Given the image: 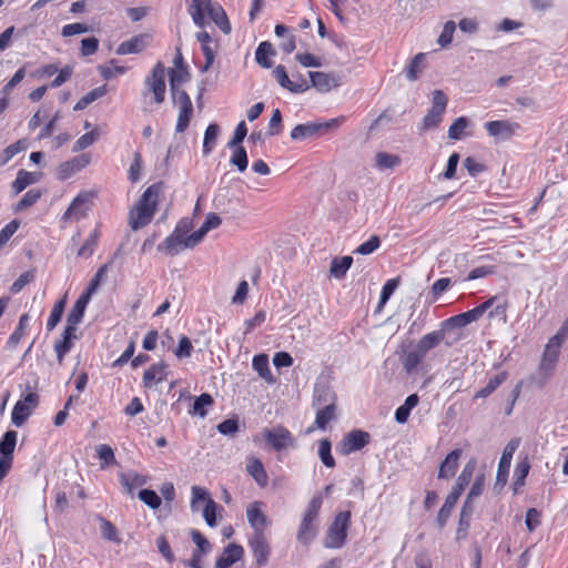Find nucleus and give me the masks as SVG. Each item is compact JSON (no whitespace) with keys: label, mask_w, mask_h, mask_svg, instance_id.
Instances as JSON below:
<instances>
[{"label":"nucleus","mask_w":568,"mask_h":568,"mask_svg":"<svg viewBox=\"0 0 568 568\" xmlns=\"http://www.w3.org/2000/svg\"><path fill=\"white\" fill-rule=\"evenodd\" d=\"M275 55V50L273 49L271 42L263 41L258 44L255 51V60L256 62L265 69H268L273 65L271 58Z\"/></svg>","instance_id":"31"},{"label":"nucleus","mask_w":568,"mask_h":568,"mask_svg":"<svg viewBox=\"0 0 568 568\" xmlns=\"http://www.w3.org/2000/svg\"><path fill=\"white\" fill-rule=\"evenodd\" d=\"M246 470L251 475L258 486L265 487L267 485V474L258 458L251 457L247 459Z\"/></svg>","instance_id":"29"},{"label":"nucleus","mask_w":568,"mask_h":568,"mask_svg":"<svg viewBox=\"0 0 568 568\" xmlns=\"http://www.w3.org/2000/svg\"><path fill=\"white\" fill-rule=\"evenodd\" d=\"M343 122L344 118L339 116L322 123L312 122L298 124L291 131V138L296 141H302L307 138L318 135L332 128H336L341 125Z\"/></svg>","instance_id":"6"},{"label":"nucleus","mask_w":568,"mask_h":568,"mask_svg":"<svg viewBox=\"0 0 568 568\" xmlns=\"http://www.w3.org/2000/svg\"><path fill=\"white\" fill-rule=\"evenodd\" d=\"M184 240L181 234L174 232L158 245L160 252L174 256L184 247Z\"/></svg>","instance_id":"27"},{"label":"nucleus","mask_w":568,"mask_h":568,"mask_svg":"<svg viewBox=\"0 0 568 568\" xmlns=\"http://www.w3.org/2000/svg\"><path fill=\"white\" fill-rule=\"evenodd\" d=\"M36 182H38L37 173L20 170L17 174L16 180L12 183V190H13L14 194H19L27 186H29Z\"/></svg>","instance_id":"41"},{"label":"nucleus","mask_w":568,"mask_h":568,"mask_svg":"<svg viewBox=\"0 0 568 568\" xmlns=\"http://www.w3.org/2000/svg\"><path fill=\"white\" fill-rule=\"evenodd\" d=\"M310 78H311L312 84L317 90L323 91V92H327L332 88H336L339 85V78L334 74H329V73H325V72H321V71H311Z\"/></svg>","instance_id":"24"},{"label":"nucleus","mask_w":568,"mask_h":568,"mask_svg":"<svg viewBox=\"0 0 568 568\" xmlns=\"http://www.w3.org/2000/svg\"><path fill=\"white\" fill-rule=\"evenodd\" d=\"M445 338V331H433L424 335L417 344L400 355V363L404 371L410 375L417 372L428 352L437 347Z\"/></svg>","instance_id":"2"},{"label":"nucleus","mask_w":568,"mask_h":568,"mask_svg":"<svg viewBox=\"0 0 568 568\" xmlns=\"http://www.w3.org/2000/svg\"><path fill=\"white\" fill-rule=\"evenodd\" d=\"M172 100L173 104L179 110L175 131L178 133H183L189 128L190 121L193 116V104L186 91L172 94Z\"/></svg>","instance_id":"8"},{"label":"nucleus","mask_w":568,"mask_h":568,"mask_svg":"<svg viewBox=\"0 0 568 568\" xmlns=\"http://www.w3.org/2000/svg\"><path fill=\"white\" fill-rule=\"evenodd\" d=\"M209 17L224 33H229L231 31V24L226 17L225 11L219 4H213L209 7L205 12V17Z\"/></svg>","instance_id":"28"},{"label":"nucleus","mask_w":568,"mask_h":568,"mask_svg":"<svg viewBox=\"0 0 568 568\" xmlns=\"http://www.w3.org/2000/svg\"><path fill=\"white\" fill-rule=\"evenodd\" d=\"M336 394L326 386H318L315 388L314 393V406L321 407V406H327L329 404L336 405Z\"/></svg>","instance_id":"38"},{"label":"nucleus","mask_w":568,"mask_h":568,"mask_svg":"<svg viewBox=\"0 0 568 568\" xmlns=\"http://www.w3.org/2000/svg\"><path fill=\"white\" fill-rule=\"evenodd\" d=\"M166 377L165 365L154 364L148 368L143 374V384L145 387H150L153 384L163 382Z\"/></svg>","instance_id":"32"},{"label":"nucleus","mask_w":568,"mask_h":568,"mask_svg":"<svg viewBox=\"0 0 568 568\" xmlns=\"http://www.w3.org/2000/svg\"><path fill=\"white\" fill-rule=\"evenodd\" d=\"M100 74L103 79L110 80L118 74L126 72V68L118 65L115 60H111L108 64L99 65Z\"/></svg>","instance_id":"52"},{"label":"nucleus","mask_w":568,"mask_h":568,"mask_svg":"<svg viewBox=\"0 0 568 568\" xmlns=\"http://www.w3.org/2000/svg\"><path fill=\"white\" fill-rule=\"evenodd\" d=\"M400 164V158L395 154L378 152L375 155V165L379 170L393 169Z\"/></svg>","instance_id":"46"},{"label":"nucleus","mask_w":568,"mask_h":568,"mask_svg":"<svg viewBox=\"0 0 568 568\" xmlns=\"http://www.w3.org/2000/svg\"><path fill=\"white\" fill-rule=\"evenodd\" d=\"M273 75L276 80V82L284 89L293 92V93H301V92H304L308 85L305 81H302L300 83L297 82H293L291 81V79L288 78V74L286 72V69L284 65L282 64H278L274 70H273Z\"/></svg>","instance_id":"22"},{"label":"nucleus","mask_w":568,"mask_h":568,"mask_svg":"<svg viewBox=\"0 0 568 568\" xmlns=\"http://www.w3.org/2000/svg\"><path fill=\"white\" fill-rule=\"evenodd\" d=\"M98 458L101 460V468L104 469L116 464L115 455L111 446L101 444L95 447Z\"/></svg>","instance_id":"45"},{"label":"nucleus","mask_w":568,"mask_h":568,"mask_svg":"<svg viewBox=\"0 0 568 568\" xmlns=\"http://www.w3.org/2000/svg\"><path fill=\"white\" fill-rule=\"evenodd\" d=\"M418 403H419V397L417 394L409 395L405 399V403L396 409L395 420L398 424H405L409 418L412 409L415 408L418 405Z\"/></svg>","instance_id":"33"},{"label":"nucleus","mask_w":568,"mask_h":568,"mask_svg":"<svg viewBox=\"0 0 568 568\" xmlns=\"http://www.w3.org/2000/svg\"><path fill=\"white\" fill-rule=\"evenodd\" d=\"M106 93V87L101 85L98 88H94L93 90L89 91L85 95H83L74 105V111H81L85 109L89 104L94 102L95 100L102 98Z\"/></svg>","instance_id":"42"},{"label":"nucleus","mask_w":568,"mask_h":568,"mask_svg":"<svg viewBox=\"0 0 568 568\" xmlns=\"http://www.w3.org/2000/svg\"><path fill=\"white\" fill-rule=\"evenodd\" d=\"M18 434L16 430H8L0 439V457L13 459V452L17 445Z\"/></svg>","instance_id":"35"},{"label":"nucleus","mask_w":568,"mask_h":568,"mask_svg":"<svg viewBox=\"0 0 568 568\" xmlns=\"http://www.w3.org/2000/svg\"><path fill=\"white\" fill-rule=\"evenodd\" d=\"M460 456L462 449L452 450L439 466L438 478L449 479L455 476Z\"/></svg>","instance_id":"25"},{"label":"nucleus","mask_w":568,"mask_h":568,"mask_svg":"<svg viewBox=\"0 0 568 568\" xmlns=\"http://www.w3.org/2000/svg\"><path fill=\"white\" fill-rule=\"evenodd\" d=\"M40 196H41V192L39 190H36V189L29 190L22 196V199L16 204L14 211L16 212L24 211L26 209L36 204L38 202V200L40 199Z\"/></svg>","instance_id":"50"},{"label":"nucleus","mask_w":568,"mask_h":568,"mask_svg":"<svg viewBox=\"0 0 568 568\" xmlns=\"http://www.w3.org/2000/svg\"><path fill=\"white\" fill-rule=\"evenodd\" d=\"M477 462L475 458H470L464 466L460 475L458 476L455 486L445 499L444 505L437 515V525L439 528H444L447 520L466 486L470 483L474 471L476 469Z\"/></svg>","instance_id":"3"},{"label":"nucleus","mask_w":568,"mask_h":568,"mask_svg":"<svg viewBox=\"0 0 568 568\" xmlns=\"http://www.w3.org/2000/svg\"><path fill=\"white\" fill-rule=\"evenodd\" d=\"M232 149L234 151L230 159L231 164L235 165L240 172H244L248 164L246 150L242 145Z\"/></svg>","instance_id":"49"},{"label":"nucleus","mask_w":568,"mask_h":568,"mask_svg":"<svg viewBox=\"0 0 568 568\" xmlns=\"http://www.w3.org/2000/svg\"><path fill=\"white\" fill-rule=\"evenodd\" d=\"M89 164V158L84 154L75 156L60 164L58 169L59 180H67L84 169Z\"/></svg>","instance_id":"20"},{"label":"nucleus","mask_w":568,"mask_h":568,"mask_svg":"<svg viewBox=\"0 0 568 568\" xmlns=\"http://www.w3.org/2000/svg\"><path fill=\"white\" fill-rule=\"evenodd\" d=\"M424 60H425V53H418L412 59L409 65L406 69V78L409 81L417 80V78L422 71Z\"/></svg>","instance_id":"51"},{"label":"nucleus","mask_w":568,"mask_h":568,"mask_svg":"<svg viewBox=\"0 0 568 568\" xmlns=\"http://www.w3.org/2000/svg\"><path fill=\"white\" fill-rule=\"evenodd\" d=\"M85 308L80 304L74 303L72 310L69 312L67 317V325L77 328L82 322Z\"/></svg>","instance_id":"60"},{"label":"nucleus","mask_w":568,"mask_h":568,"mask_svg":"<svg viewBox=\"0 0 568 568\" xmlns=\"http://www.w3.org/2000/svg\"><path fill=\"white\" fill-rule=\"evenodd\" d=\"M213 404V398L210 394H201L199 397L195 398L193 404V409L190 412L193 415H199L201 417L206 416V406H211Z\"/></svg>","instance_id":"54"},{"label":"nucleus","mask_w":568,"mask_h":568,"mask_svg":"<svg viewBox=\"0 0 568 568\" xmlns=\"http://www.w3.org/2000/svg\"><path fill=\"white\" fill-rule=\"evenodd\" d=\"M480 316L478 312L475 310H469L465 313L452 316L447 321L444 322V325H449L453 327H465L466 325L479 320Z\"/></svg>","instance_id":"37"},{"label":"nucleus","mask_w":568,"mask_h":568,"mask_svg":"<svg viewBox=\"0 0 568 568\" xmlns=\"http://www.w3.org/2000/svg\"><path fill=\"white\" fill-rule=\"evenodd\" d=\"M331 449H332V444H331L329 439L324 438V439L320 440V443H318V456H320L322 463L327 468L335 467V459L332 456Z\"/></svg>","instance_id":"48"},{"label":"nucleus","mask_w":568,"mask_h":568,"mask_svg":"<svg viewBox=\"0 0 568 568\" xmlns=\"http://www.w3.org/2000/svg\"><path fill=\"white\" fill-rule=\"evenodd\" d=\"M485 129L490 136L501 140L510 139L520 129V124L508 120H496L485 123Z\"/></svg>","instance_id":"18"},{"label":"nucleus","mask_w":568,"mask_h":568,"mask_svg":"<svg viewBox=\"0 0 568 568\" xmlns=\"http://www.w3.org/2000/svg\"><path fill=\"white\" fill-rule=\"evenodd\" d=\"M381 245V240L377 235H373L369 237V240H367L366 242H364L363 244H361L359 246H357V248L354 251V253L356 254H362V255H368L371 253H373L374 251H376Z\"/></svg>","instance_id":"62"},{"label":"nucleus","mask_w":568,"mask_h":568,"mask_svg":"<svg viewBox=\"0 0 568 568\" xmlns=\"http://www.w3.org/2000/svg\"><path fill=\"white\" fill-rule=\"evenodd\" d=\"M467 125L468 120L465 116L457 118L449 126L448 138L452 140H460Z\"/></svg>","instance_id":"55"},{"label":"nucleus","mask_w":568,"mask_h":568,"mask_svg":"<svg viewBox=\"0 0 568 568\" xmlns=\"http://www.w3.org/2000/svg\"><path fill=\"white\" fill-rule=\"evenodd\" d=\"M315 425L320 429H325L327 424L336 418V405L316 407Z\"/></svg>","instance_id":"39"},{"label":"nucleus","mask_w":568,"mask_h":568,"mask_svg":"<svg viewBox=\"0 0 568 568\" xmlns=\"http://www.w3.org/2000/svg\"><path fill=\"white\" fill-rule=\"evenodd\" d=\"M455 30L456 23L454 21H447L445 23L444 29L437 40L442 48H446L452 43Z\"/></svg>","instance_id":"57"},{"label":"nucleus","mask_w":568,"mask_h":568,"mask_svg":"<svg viewBox=\"0 0 568 568\" xmlns=\"http://www.w3.org/2000/svg\"><path fill=\"white\" fill-rule=\"evenodd\" d=\"M65 303H67V296L64 295L60 301H58L52 310H51V314L48 318V322H47V329L48 331H52L58 324L59 322L61 321V317L63 315V312H64V307H65Z\"/></svg>","instance_id":"47"},{"label":"nucleus","mask_w":568,"mask_h":568,"mask_svg":"<svg viewBox=\"0 0 568 568\" xmlns=\"http://www.w3.org/2000/svg\"><path fill=\"white\" fill-rule=\"evenodd\" d=\"M248 547L253 552L258 567L267 564L271 555V547L264 532L252 534L248 539Z\"/></svg>","instance_id":"14"},{"label":"nucleus","mask_w":568,"mask_h":568,"mask_svg":"<svg viewBox=\"0 0 568 568\" xmlns=\"http://www.w3.org/2000/svg\"><path fill=\"white\" fill-rule=\"evenodd\" d=\"M217 507H219L217 504L213 499H207V503L205 504V507L203 509V517L205 519V523L210 527H215L217 524V521H216Z\"/></svg>","instance_id":"63"},{"label":"nucleus","mask_w":568,"mask_h":568,"mask_svg":"<svg viewBox=\"0 0 568 568\" xmlns=\"http://www.w3.org/2000/svg\"><path fill=\"white\" fill-rule=\"evenodd\" d=\"M39 395L37 393H29L22 399L18 400L11 413V420L17 427H21L32 410L38 406Z\"/></svg>","instance_id":"11"},{"label":"nucleus","mask_w":568,"mask_h":568,"mask_svg":"<svg viewBox=\"0 0 568 568\" xmlns=\"http://www.w3.org/2000/svg\"><path fill=\"white\" fill-rule=\"evenodd\" d=\"M120 484L123 486L129 495H133L135 488L146 484L148 478L144 475L135 471L121 473L119 474Z\"/></svg>","instance_id":"26"},{"label":"nucleus","mask_w":568,"mask_h":568,"mask_svg":"<svg viewBox=\"0 0 568 568\" xmlns=\"http://www.w3.org/2000/svg\"><path fill=\"white\" fill-rule=\"evenodd\" d=\"M349 525L351 511L338 513L326 532L324 547L334 549L342 548L346 541Z\"/></svg>","instance_id":"5"},{"label":"nucleus","mask_w":568,"mask_h":568,"mask_svg":"<svg viewBox=\"0 0 568 568\" xmlns=\"http://www.w3.org/2000/svg\"><path fill=\"white\" fill-rule=\"evenodd\" d=\"M139 498L152 509H158L161 506V498L154 490L142 489L139 493Z\"/></svg>","instance_id":"59"},{"label":"nucleus","mask_w":568,"mask_h":568,"mask_svg":"<svg viewBox=\"0 0 568 568\" xmlns=\"http://www.w3.org/2000/svg\"><path fill=\"white\" fill-rule=\"evenodd\" d=\"M323 504V498L320 494L315 495L308 503L303 518L301 520L297 540L303 545H308L317 534V518Z\"/></svg>","instance_id":"4"},{"label":"nucleus","mask_w":568,"mask_h":568,"mask_svg":"<svg viewBox=\"0 0 568 568\" xmlns=\"http://www.w3.org/2000/svg\"><path fill=\"white\" fill-rule=\"evenodd\" d=\"M149 41H150L149 34H145V33L138 34L126 41H123L116 48V54L124 55V54L140 53L148 47Z\"/></svg>","instance_id":"21"},{"label":"nucleus","mask_w":568,"mask_h":568,"mask_svg":"<svg viewBox=\"0 0 568 568\" xmlns=\"http://www.w3.org/2000/svg\"><path fill=\"white\" fill-rule=\"evenodd\" d=\"M143 168V160L140 152H135L133 155V162L129 169V180L135 183L141 178V171Z\"/></svg>","instance_id":"58"},{"label":"nucleus","mask_w":568,"mask_h":568,"mask_svg":"<svg viewBox=\"0 0 568 568\" xmlns=\"http://www.w3.org/2000/svg\"><path fill=\"white\" fill-rule=\"evenodd\" d=\"M75 332L77 328L67 325L62 333V338L55 342L54 351L59 364H62L64 356L72 348V342L77 338Z\"/></svg>","instance_id":"23"},{"label":"nucleus","mask_w":568,"mask_h":568,"mask_svg":"<svg viewBox=\"0 0 568 568\" xmlns=\"http://www.w3.org/2000/svg\"><path fill=\"white\" fill-rule=\"evenodd\" d=\"M562 344L549 339L544 349V354L539 364V373L546 377L550 376L559 357V351Z\"/></svg>","instance_id":"17"},{"label":"nucleus","mask_w":568,"mask_h":568,"mask_svg":"<svg viewBox=\"0 0 568 568\" xmlns=\"http://www.w3.org/2000/svg\"><path fill=\"white\" fill-rule=\"evenodd\" d=\"M252 366L266 383H275V378L270 369L268 356L266 354H258L253 357Z\"/></svg>","instance_id":"30"},{"label":"nucleus","mask_w":568,"mask_h":568,"mask_svg":"<svg viewBox=\"0 0 568 568\" xmlns=\"http://www.w3.org/2000/svg\"><path fill=\"white\" fill-rule=\"evenodd\" d=\"M244 556V548L237 544H229L217 558L215 568H230Z\"/></svg>","instance_id":"19"},{"label":"nucleus","mask_w":568,"mask_h":568,"mask_svg":"<svg viewBox=\"0 0 568 568\" xmlns=\"http://www.w3.org/2000/svg\"><path fill=\"white\" fill-rule=\"evenodd\" d=\"M162 190V183H154L144 191L129 213V223L132 230H140L152 221Z\"/></svg>","instance_id":"1"},{"label":"nucleus","mask_w":568,"mask_h":568,"mask_svg":"<svg viewBox=\"0 0 568 568\" xmlns=\"http://www.w3.org/2000/svg\"><path fill=\"white\" fill-rule=\"evenodd\" d=\"M447 106V97L440 90H435L433 92V104L429 109L428 113L423 119V129L430 130L442 122L443 114L445 113Z\"/></svg>","instance_id":"10"},{"label":"nucleus","mask_w":568,"mask_h":568,"mask_svg":"<svg viewBox=\"0 0 568 568\" xmlns=\"http://www.w3.org/2000/svg\"><path fill=\"white\" fill-rule=\"evenodd\" d=\"M263 436L266 443L277 452L293 446L294 444V438L291 432L283 426H277L271 429L265 428Z\"/></svg>","instance_id":"13"},{"label":"nucleus","mask_w":568,"mask_h":568,"mask_svg":"<svg viewBox=\"0 0 568 568\" xmlns=\"http://www.w3.org/2000/svg\"><path fill=\"white\" fill-rule=\"evenodd\" d=\"M94 193L91 191L80 192L71 202L62 215L63 222L79 221L87 216Z\"/></svg>","instance_id":"9"},{"label":"nucleus","mask_w":568,"mask_h":568,"mask_svg":"<svg viewBox=\"0 0 568 568\" xmlns=\"http://www.w3.org/2000/svg\"><path fill=\"white\" fill-rule=\"evenodd\" d=\"M169 78H170V90L171 93H178L182 90L180 89V85L190 79V73L187 68H180V69H170L169 70Z\"/></svg>","instance_id":"40"},{"label":"nucleus","mask_w":568,"mask_h":568,"mask_svg":"<svg viewBox=\"0 0 568 568\" xmlns=\"http://www.w3.org/2000/svg\"><path fill=\"white\" fill-rule=\"evenodd\" d=\"M98 136H99V133L97 130H93L91 132L83 134L75 141V143L73 145V151L79 152V151L85 150L87 148L91 146L98 140Z\"/></svg>","instance_id":"56"},{"label":"nucleus","mask_w":568,"mask_h":568,"mask_svg":"<svg viewBox=\"0 0 568 568\" xmlns=\"http://www.w3.org/2000/svg\"><path fill=\"white\" fill-rule=\"evenodd\" d=\"M189 11L192 16L194 23L199 27L204 26L205 12L211 6V0H191Z\"/></svg>","instance_id":"34"},{"label":"nucleus","mask_w":568,"mask_h":568,"mask_svg":"<svg viewBox=\"0 0 568 568\" xmlns=\"http://www.w3.org/2000/svg\"><path fill=\"white\" fill-rule=\"evenodd\" d=\"M353 264L352 256L334 257L331 262L329 273L333 277L341 280Z\"/></svg>","instance_id":"36"},{"label":"nucleus","mask_w":568,"mask_h":568,"mask_svg":"<svg viewBox=\"0 0 568 568\" xmlns=\"http://www.w3.org/2000/svg\"><path fill=\"white\" fill-rule=\"evenodd\" d=\"M29 318L30 317L28 314H22L20 316L19 324H18L17 328L8 338V342H7L8 347L14 348L20 343L21 338L23 337V335L26 333V328L28 326Z\"/></svg>","instance_id":"44"},{"label":"nucleus","mask_w":568,"mask_h":568,"mask_svg":"<svg viewBox=\"0 0 568 568\" xmlns=\"http://www.w3.org/2000/svg\"><path fill=\"white\" fill-rule=\"evenodd\" d=\"M398 285V277L390 278L384 284L379 296V306H383L384 304L387 303V301L390 298V296L393 295Z\"/></svg>","instance_id":"61"},{"label":"nucleus","mask_w":568,"mask_h":568,"mask_svg":"<svg viewBox=\"0 0 568 568\" xmlns=\"http://www.w3.org/2000/svg\"><path fill=\"white\" fill-rule=\"evenodd\" d=\"M220 134V126L216 123H211L205 130L204 140H203V154H210L215 144L217 136Z\"/></svg>","instance_id":"43"},{"label":"nucleus","mask_w":568,"mask_h":568,"mask_svg":"<svg viewBox=\"0 0 568 568\" xmlns=\"http://www.w3.org/2000/svg\"><path fill=\"white\" fill-rule=\"evenodd\" d=\"M99 520H100V530H101V535L104 539H108V540H116L118 539V531H116V528L115 526L102 518V517H99Z\"/></svg>","instance_id":"64"},{"label":"nucleus","mask_w":568,"mask_h":568,"mask_svg":"<svg viewBox=\"0 0 568 568\" xmlns=\"http://www.w3.org/2000/svg\"><path fill=\"white\" fill-rule=\"evenodd\" d=\"M145 87L148 93H153L154 102L161 104L165 99V68L162 62H158L151 74L145 78Z\"/></svg>","instance_id":"7"},{"label":"nucleus","mask_w":568,"mask_h":568,"mask_svg":"<svg viewBox=\"0 0 568 568\" xmlns=\"http://www.w3.org/2000/svg\"><path fill=\"white\" fill-rule=\"evenodd\" d=\"M529 470H530V464L527 460V458H525L524 460H521L520 463L517 464V466L515 468V481H514L515 490H517L518 488L524 486L525 479L528 476Z\"/></svg>","instance_id":"53"},{"label":"nucleus","mask_w":568,"mask_h":568,"mask_svg":"<svg viewBox=\"0 0 568 568\" xmlns=\"http://www.w3.org/2000/svg\"><path fill=\"white\" fill-rule=\"evenodd\" d=\"M520 445V438H513L504 448L497 470V484L504 486L507 483L513 456Z\"/></svg>","instance_id":"15"},{"label":"nucleus","mask_w":568,"mask_h":568,"mask_svg":"<svg viewBox=\"0 0 568 568\" xmlns=\"http://www.w3.org/2000/svg\"><path fill=\"white\" fill-rule=\"evenodd\" d=\"M265 504L263 501L250 503L246 507V517L250 526L253 528V534L264 532L267 527L268 519L264 514Z\"/></svg>","instance_id":"16"},{"label":"nucleus","mask_w":568,"mask_h":568,"mask_svg":"<svg viewBox=\"0 0 568 568\" xmlns=\"http://www.w3.org/2000/svg\"><path fill=\"white\" fill-rule=\"evenodd\" d=\"M369 440L371 436L367 432L355 429L344 436L337 447V450L339 454L347 456L364 448Z\"/></svg>","instance_id":"12"}]
</instances>
